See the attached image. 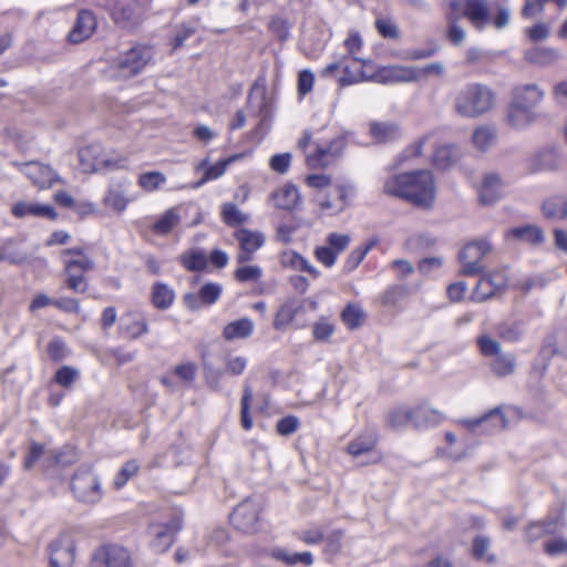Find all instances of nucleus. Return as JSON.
<instances>
[{"label":"nucleus","mask_w":567,"mask_h":567,"mask_svg":"<svg viewBox=\"0 0 567 567\" xmlns=\"http://www.w3.org/2000/svg\"><path fill=\"white\" fill-rule=\"evenodd\" d=\"M280 262L286 268L305 271L315 279L319 278L321 275L320 270L312 266L308 259L292 250L282 252L280 256Z\"/></svg>","instance_id":"473e14b6"},{"label":"nucleus","mask_w":567,"mask_h":567,"mask_svg":"<svg viewBox=\"0 0 567 567\" xmlns=\"http://www.w3.org/2000/svg\"><path fill=\"white\" fill-rule=\"evenodd\" d=\"M375 78L381 83L415 82L421 79L417 66L393 64L380 68Z\"/></svg>","instance_id":"6ab92c4d"},{"label":"nucleus","mask_w":567,"mask_h":567,"mask_svg":"<svg viewBox=\"0 0 567 567\" xmlns=\"http://www.w3.org/2000/svg\"><path fill=\"white\" fill-rule=\"evenodd\" d=\"M71 488L76 499L83 503L94 504L102 498L100 481L87 466L79 468L73 475Z\"/></svg>","instance_id":"20e7f679"},{"label":"nucleus","mask_w":567,"mask_h":567,"mask_svg":"<svg viewBox=\"0 0 567 567\" xmlns=\"http://www.w3.org/2000/svg\"><path fill=\"white\" fill-rule=\"evenodd\" d=\"M299 426L300 421L295 415L285 416L280 419L276 424L277 432L282 436L293 434L299 429Z\"/></svg>","instance_id":"774afa93"},{"label":"nucleus","mask_w":567,"mask_h":567,"mask_svg":"<svg viewBox=\"0 0 567 567\" xmlns=\"http://www.w3.org/2000/svg\"><path fill=\"white\" fill-rule=\"evenodd\" d=\"M111 17L116 24L124 25L133 16V11L128 6L121 2H114L110 9Z\"/></svg>","instance_id":"e2e57ef3"},{"label":"nucleus","mask_w":567,"mask_h":567,"mask_svg":"<svg viewBox=\"0 0 567 567\" xmlns=\"http://www.w3.org/2000/svg\"><path fill=\"white\" fill-rule=\"evenodd\" d=\"M262 276V270L259 266H243L236 269L235 278L240 282L257 281Z\"/></svg>","instance_id":"680f3d73"},{"label":"nucleus","mask_w":567,"mask_h":567,"mask_svg":"<svg viewBox=\"0 0 567 567\" xmlns=\"http://www.w3.org/2000/svg\"><path fill=\"white\" fill-rule=\"evenodd\" d=\"M558 519L533 523L526 529V537L530 542H535L545 534H553L558 529Z\"/></svg>","instance_id":"49530a36"},{"label":"nucleus","mask_w":567,"mask_h":567,"mask_svg":"<svg viewBox=\"0 0 567 567\" xmlns=\"http://www.w3.org/2000/svg\"><path fill=\"white\" fill-rule=\"evenodd\" d=\"M412 425L415 427H431L443 421V414L425 404L412 408Z\"/></svg>","instance_id":"72a5a7b5"},{"label":"nucleus","mask_w":567,"mask_h":567,"mask_svg":"<svg viewBox=\"0 0 567 567\" xmlns=\"http://www.w3.org/2000/svg\"><path fill=\"white\" fill-rule=\"evenodd\" d=\"M364 319V312L360 306L349 303L341 312V320L351 330L361 326Z\"/></svg>","instance_id":"8fccbe9b"},{"label":"nucleus","mask_w":567,"mask_h":567,"mask_svg":"<svg viewBox=\"0 0 567 567\" xmlns=\"http://www.w3.org/2000/svg\"><path fill=\"white\" fill-rule=\"evenodd\" d=\"M313 256L326 268L333 267L338 259V255L334 254L327 245L317 246L313 250Z\"/></svg>","instance_id":"69168bd1"},{"label":"nucleus","mask_w":567,"mask_h":567,"mask_svg":"<svg viewBox=\"0 0 567 567\" xmlns=\"http://www.w3.org/2000/svg\"><path fill=\"white\" fill-rule=\"evenodd\" d=\"M182 528V518L175 516L169 522L151 525L148 534L153 537L150 547L155 553L166 551L174 543L175 535Z\"/></svg>","instance_id":"f8f14e48"},{"label":"nucleus","mask_w":567,"mask_h":567,"mask_svg":"<svg viewBox=\"0 0 567 567\" xmlns=\"http://www.w3.org/2000/svg\"><path fill=\"white\" fill-rule=\"evenodd\" d=\"M120 333L127 339H136L142 334V322L138 313L127 312L121 317Z\"/></svg>","instance_id":"37998d69"},{"label":"nucleus","mask_w":567,"mask_h":567,"mask_svg":"<svg viewBox=\"0 0 567 567\" xmlns=\"http://www.w3.org/2000/svg\"><path fill=\"white\" fill-rule=\"evenodd\" d=\"M371 137L379 141L402 138V130L393 122H372L370 124Z\"/></svg>","instance_id":"58836bf2"},{"label":"nucleus","mask_w":567,"mask_h":567,"mask_svg":"<svg viewBox=\"0 0 567 567\" xmlns=\"http://www.w3.org/2000/svg\"><path fill=\"white\" fill-rule=\"evenodd\" d=\"M506 238L536 246L544 241L545 236L544 231L538 226L524 225L508 229L506 231Z\"/></svg>","instance_id":"c756f323"},{"label":"nucleus","mask_w":567,"mask_h":567,"mask_svg":"<svg viewBox=\"0 0 567 567\" xmlns=\"http://www.w3.org/2000/svg\"><path fill=\"white\" fill-rule=\"evenodd\" d=\"M477 344L484 357H497L502 353L501 343L488 336L480 337Z\"/></svg>","instance_id":"052dcab7"},{"label":"nucleus","mask_w":567,"mask_h":567,"mask_svg":"<svg viewBox=\"0 0 567 567\" xmlns=\"http://www.w3.org/2000/svg\"><path fill=\"white\" fill-rule=\"evenodd\" d=\"M456 423L472 432L482 429V432L489 433L505 429L507 420L499 409H493L480 417L461 419Z\"/></svg>","instance_id":"a211bd4d"},{"label":"nucleus","mask_w":567,"mask_h":567,"mask_svg":"<svg viewBox=\"0 0 567 567\" xmlns=\"http://www.w3.org/2000/svg\"><path fill=\"white\" fill-rule=\"evenodd\" d=\"M384 192L414 206L430 208L436 198L433 174L427 169L395 174L384 183Z\"/></svg>","instance_id":"f257e3e1"},{"label":"nucleus","mask_w":567,"mask_h":567,"mask_svg":"<svg viewBox=\"0 0 567 567\" xmlns=\"http://www.w3.org/2000/svg\"><path fill=\"white\" fill-rule=\"evenodd\" d=\"M561 58V52L556 48L535 47L525 52V60L539 66H548Z\"/></svg>","instance_id":"7c9ffc66"},{"label":"nucleus","mask_w":567,"mask_h":567,"mask_svg":"<svg viewBox=\"0 0 567 567\" xmlns=\"http://www.w3.org/2000/svg\"><path fill=\"white\" fill-rule=\"evenodd\" d=\"M140 471L137 461H130L124 464L122 470L115 476L113 485L116 489L122 488L132 477L136 476Z\"/></svg>","instance_id":"864d4df0"},{"label":"nucleus","mask_w":567,"mask_h":567,"mask_svg":"<svg viewBox=\"0 0 567 567\" xmlns=\"http://www.w3.org/2000/svg\"><path fill=\"white\" fill-rule=\"evenodd\" d=\"M535 120L533 110L511 103L507 111V122L516 130H522L528 126Z\"/></svg>","instance_id":"c9c22d12"},{"label":"nucleus","mask_w":567,"mask_h":567,"mask_svg":"<svg viewBox=\"0 0 567 567\" xmlns=\"http://www.w3.org/2000/svg\"><path fill=\"white\" fill-rule=\"evenodd\" d=\"M179 264L188 271H199L206 268L208 257L199 248H190L178 256Z\"/></svg>","instance_id":"e433bc0d"},{"label":"nucleus","mask_w":567,"mask_h":567,"mask_svg":"<svg viewBox=\"0 0 567 567\" xmlns=\"http://www.w3.org/2000/svg\"><path fill=\"white\" fill-rule=\"evenodd\" d=\"M377 244L378 238L374 237L369 239L367 243L358 246L355 249H353L344 261V271H353L361 264V261L364 259L368 252L377 246Z\"/></svg>","instance_id":"a19ab883"},{"label":"nucleus","mask_w":567,"mask_h":567,"mask_svg":"<svg viewBox=\"0 0 567 567\" xmlns=\"http://www.w3.org/2000/svg\"><path fill=\"white\" fill-rule=\"evenodd\" d=\"M261 505L257 499L247 498L238 504L230 515L231 524L246 533L255 532L259 523Z\"/></svg>","instance_id":"9d476101"},{"label":"nucleus","mask_w":567,"mask_h":567,"mask_svg":"<svg viewBox=\"0 0 567 567\" xmlns=\"http://www.w3.org/2000/svg\"><path fill=\"white\" fill-rule=\"evenodd\" d=\"M336 330L334 324L327 318H320L312 328V334L316 341H328Z\"/></svg>","instance_id":"6e6d98bb"},{"label":"nucleus","mask_w":567,"mask_h":567,"mask_svg":"<svg viewBox=\"0 0 567 567\" xmlns=\"http://www.w3.org/2000/svg\"><path fill=\"white\" fill-rule=\"evenodd\" d=\"M252 401V390L249 385L244 386L243 396L240 400V424L244 430L249 431L252 427V419L249 410Z\"/></svg>","instance_id":"3c124183"},{"label":"nucleus","mask_w":567,"mask_h":567,"mask_svg":"<svg viewBox=\"0 0 567 567\" xmlns=\"http://www.w3.org/2000/svg\"><path fill=\"white\" fill-rule=\"evenodd\" d=\"M544 97L543 90L536 84L518 85L513 91V103L533 110Z\"/></svg>","instance_id":"c85d7f7f"},{"label":"nucleus","mask_w":567,"mask_h":567,"mask_svg":"<svg viewBox=\"0 0 567 567\" xmlns=\"http://www.w3.org/2000/svg\"><path fill=\"white\" fill-rule=\"evenodd\" d=\"M130 182L125 178L113 181L103 198V203L106 207L122 212L126 208L130 197Z\"/></svg>","instance_id":"b1692460"},{"label":"nucleus","mask_w":567,"mask_h":567,"mask_svg":"<svg viewBox=\"0 0 567 567\" xmlns=\"http://www.w3.org/2000/svg\"><path fill=\"white\" fill-rule=\"evenodd\" d=\"M255 330V323L249 318H240L228 322L223 329V338L227 341L249 338Z\"/></svg>","instance_id":"2f4dec72"},{"label":"nucleus","mask_w":567,"mask_h":567,"mask_svg":"<svg viewBox=\"0 0 567 567\" xmlns=\"http://www.w3.org/2000/svg\"><path fill=\"white\" fill-rule=\"evenodd\" d=\"M354 189L349 185H336L327 196H318L316 202L320 213L329 216L338 215L348 206Z\"/></svg>","instance_id":"9b49d317"},{"label":"nucleus","mask_w":567,"mask_h":567,"mask_svg":"<svg viewBox=\"0 0 567 567\" xmlns=\"http://www.w3.org/2000/svg\"><path fill=\"white\" fill-rule=\"evenodd\" d=\"M223 369H216L210 364L204 363V377L207 385L214 390L220 389V381L224 374L238 377L247 368L248 359L244 355L227 353L223 359Z\"/></svg>","instance_id":"423d86ee"},{"label":"nucleus","mask_w":567,"mask_h":567,"mask_svg":"<svg viewBox=\"0 0 567 567\" xmlns=\"http://www.w3.org/2000/svg\"><path fill=\"white\" fill-rule=\"evenodd\" d=\"M175 299V292L167 285L158 282L153 286L152 289V303L157 309L169 308Z\"/></svg>","instance_id":"79ce46f5"},{"label":"nucleus","mask_w":567,"mask_h":567,"mask_svg":"<svg viewBox=\"0 0 567 567\" xmlns=\"http://www.w3.org/2000/svg\"><path fill=\"white\" fill-rule=\"evenodd\" d=\"M270 557L289 566H293L297 564L310 566L313 564V557L310 551L290 553L285 548L277 547L271 549Z\"/></svg>","instance_id":"4c0bfd02"},{"label":"nucleus","mask_w":567,"mask_h":567,"mask_svg":"<svg viewBox=\"0 0 567 567\" xmlns=\"http://www.w3.org/2000/svg\"><path fill=\"white\" fill-rule=\"evenodd\" d=\"M567 162V152L557 144L544 146L532 158V165L536 171H553L561 167Z\"/></svg>","instance_id":"f3484780"},{"label":"nucleus","mask_w":567,"mask_h":567,"mask_svg":"<svg viewBox=\"0 0 567 567\" xmlns=\"http://www.w3.org/2000/svg\"><path fill=\"white\" fill-rule=\"evenodd\" d=\"M220 214L223 221L229 226H237L249 219V216L238 209L233 203L223 204Z\"/></svg>","instance_id":"09e8293b"},{"label":"nucleus","mask_w":567,"mask_h":567,"mask_svg":"<svg viewBox=\"0 0 567 567\" xmlns=\"http://www.w3.org/2000/svg\"><path fill=\"white\" fill-rule=\"evenodd\" d=\"M142 70V48L135 45L128 51L118 55L106 71V75L111 79L127 80L140 73Z\"/></svg>","instance_id":"6e6552de"},{"label":"nucleus","mask_w":567,"mask_h":567,"mask_svg":"<svg viewBox=\"0 0 567 567\" xmlns=\"http://www.w3.org/2000/svg\"><path fill=\"white\" fill-rule=\"evenodd\" d=\"M495 93L487 85L467 83L454 96L453 109L462 117L475 118L493 110Z\"/></svg>","instance_id":"f03ea898"},{"label":"nucleus","mask_w":567,"mask_h":567,"mask_svg":"<svg viewBox=\"0 0 567 567\" xmlns=\"http://www.w3.org/2000/svg\"><path fill=\"white\" fill-rule=\"evenodd\" d=\"M457 18H466L478 31L489 21V7L486 0H451L450 9Z\"/></svg>","instance_id":"39448f33"},{"label":"nucleus","mask_w":567,"mask_h":567,"mask_svg":"<svg viewBox=\"0 0 567 567\" xmlns=\"http://www.w3.org/2000/svg\"><path fill=\"white\" fill-rule=\"evenodd\" d=\"M48 354L54 362H60L69 357L70 350L60 338H54L48 343Z\"/></svg>","instance_id":"4d7b16f0"},{"label":"nucleus","mask_w":567,"mask_h":567,"mask_svg":"<svg viewBox=\"0 0 567 567\" xmlns=\"http://www.w3.org/2000/svg\"><path fill=\"white\" fill-rule=\"evenodd\" d=\"M492 251V246L487 240H477L468 243L460 252L463 275H476L484 269L483 259Z\"/></svg>","instance_id":"0eeeda50"},{"label":"nucleus","mask_w":567,"mask_h":567,"mask_svg":"<svg viewBox=\"0 0 567 567\" xmlns=\"http://www.w3.org/2000/svg\"><path fill=\"white\" fill-rule=\"evenodd\" d=\"M99 144H86L79 150V158L83 165L84 171L100 172L102 169H114L124 166L123 159H113L104 156H91L95 153V147Z\"/></svg>","instance_id":"412c9836"},{"label":"nucleus","mask_w":567,"mask_h":567,"mask_svg":"<svg viewBox=\"0 0 567 567\" xmlns=\"http://www.w3.org/2000/svg\"><path fill=\"white\" fill-rule=\"evenodd\" d=\"M447 29H446V38L453 45H461L466 38L465 29L458 23L460 18H457L450 10L445 14Z\"/></svg>","instance_id":"c03bdc74"},{"label":"nucleus","mask_w":567,"mask_h":567,"mask_svg":"<svg viewBox=\"0 0 567 567\" xmlns=\"http://www.w3.org/2000/svg\"><path fill=\"white\" fill-rule=\"evenodd\" d=\"M243 156H244V154L231 155V156H228L210 166H208L207 159L202 161L196 166V171L197 172L203 171L204 175L198 182L195 183L194 187L198 188L209 181H215V179L219 178L220 176L224 175V173L226 172L227 167L230 164H233L237 159L241 158Z\"/></svg>","instance_id":"bb28decb"},{"label":"nucleus","mask_w":567,"mask_h":567,"mask_svg":"<svg viewBox=\"0 0 567 567\" xmlns=\"http://www.w3.org/2000/svg\"><path fill=\"white\" fill-rule=\"evenodd\" d=\"M351 237L348 234L330 233L326 237V245L338 256L350 245Z\"/></svg>","instance_id":"5fc2aeb1"},{"label":"nucleus","mask_w":567,"mask_h":567,"mask_svg":"<svg viewBox=\"0 0 567 567\" xmlns=\"http://www.w3.org/2000/svg\"><path fill=\"white\" fill-rule=\"evenodd\" d=\"M96 29L95 16L89 10H81L68 34V41L78 44L87 40Z\"/></svg>","instance_id":"5701e85b"},{"label":"nucleus","mask_w":567,"mask_h":567,"mask_svg":"<svg viewBox=\"0 0 567 567\" xmlns=\"http://www.w3.org/2000/svg\"><path fill=\"white\" fill-rule=\"evenodd\" d=\"M378 439L374 433H363L349 442L347 452L353 457L367 456L362 465L379 463L382 458L381 453L375 449Z\"/></svg>","instance_id":"4468645a"},{"label":"nucleus","mask_w":567,"mask_h":567,"mask_svg":"<svg viewBox=\"0 0 567 567\" xmlns=\"http://www.w3.org/2000/svg\"><path fill=\"white\" fill-rule=\"evenodd\" d=\"M182 217L178 208L172 207L164 213L150 217V230L156 236H167L172 230L178 226Z\"/></svg>","instance_id":"393cba45"},{"label":"nucleus","mask_w":567,"mask_h":567,"mask_svg":"<svg viewBox=\"0 0 567 567\" xmlns=\"http://www.w3.org/2000/svg\"><path fill=\"white\" fill-rule=\"evenodd\" d=\"M499 138L497 127L493 123H485L477 126L473 132V142H488Z\"/></svg>","instance_id":"bf43d9fd"},{"label":"nucleus","mask_w":567,"mask_h":567,"mask_svg":"<svg viewBox=\"0 0 567 567\" xmlns=\"http://www.w3.org/2000/svg\"><path fill=\"white\" fill-rule=\"evenodd\" d=\"M423 152L430 154V161L437 169L450 168L458 158L454 144H411L404 150L396 165H403L408 158L419 156Z\"/></svg>","instance_id":"7ed1b4c3"},{"label":"nucleus","mask_w":567,"mask_h":567,"mask_svg":"<svg viewBox=\"0 0 567 567\" xmlns=\"http://www.w3.org/2000/svg\"><path fill=\"white\" fill-rule=\"evenodd\" d=\"M306 164L311 169L326 168L341 156L339 144H302Z\"/></svg>","instance_id":"1a4fd4ad"},{"label":"nucleus","mask_w":567,"mask_h":567,"mask_svg":"<svg viewBox=\"0 0 567 567\" xmlns=\"http://www.w3.org/2000/svg\"><path fill=\"white\" fill-rule=\"evenodd\" d=\"M221 291L223 287L219 284L208 282L205 284L198 292L204 306H210L219 299Z\"/></svg>","instance_id":"13d9d810"},{"label":"nucleus","mask_w":567,"mask_h":567,"mask_svg":"<svg viewBox=\"0 0 567 567\" xmlns=\"http://www.w3.org/2000/svg\"><path fill=\"white\" fill-rule=\"evenodd\" d=\"M11 164L39 188H50L59 181V176L51 167L39 162H12Z\"/></svg>","instance_id":"ddd939ff"},{"label":"nucleus","mask_w":567,"mask_h":567,"mask_svg":"<svg viewBox=\"0 0 567 567\" xmlns=\"http://www.w3.org/2000/svg\"><path fill=\"white\" fill-rule=\"evenodd\" d=\"M111 567H130L128 551L117 545L105 546Z\"/></svg>","instance_id":"603ef678"},{"label":"nucleus","mask_w":567,"mask_h":567,"mask_svg":"<svg viewBox=\"0 0 567 567\" xmlns=\"http://www.w3.org/2000/svg\"><path fill=\"white\" fill-rule=\"evenodd\" d=\"M505 184L496 173H486L477 186L480 203L493 205L504 196Z\"/></svg>","instance_id":"aec40b11"},{"label":"nucleus","mask_w":567,"mask_h":567,"mask_svg":"<svg viewBox=\"0 0 567 567\" xmlns=\"http://www.w3.org/2000/svg\"><path fill=\"white\" fill-rule=\"evenodd\" d=\"M74 560V543L62 535L50 546V567H71Z\"/></svg>","instance_id":"4be33fe9"},{"label":"nucleus","mask_w":567,"mask_h":567,"mask_svg":"<svg viewBox=\"0 0 567 567\" xmlns=\"http://www.w3.org/2000/svg\"><path fill=\"white\" fill-rule=\"evenodd\" d=\"M412 408L399 406L388 413L386 421L391 427L400 429L408 424H412Z\"/></svg>","instance_id":"de8ad7c7"},{"label":"nucleus","mask_w":567,"mask_h":567,"mask_svg":"<svg viewBox=\"0 0 567 567\" xmlns=\"http://www.w3.org/2000/svg\"><path fill=\"white\" fill-rule=\"evenodd\" d=\"M27 258L28 256L24 252L13 249L9 243L0 247V261L17 265L24 262Z\"/></svg>","instance_id":"338daca9"},{"label":"nucleus","mask_w":567,"mask_h":567,"mask_svg":"<svg viewBox=\"0 0 567 567\" xmlns=\"http://www.w3.org/2000/svg\"><path fill=\"white\" fill-rule=\"evenodd\" d=\"M507 284L504 271L496 270L482 276L472 293V299L477 302L486 301L502 291Z\"/></svg>","instance_id":"dca6fc26"},{"label":"nucleus","mask_w":567,"mask_h":567,"mask_svg":"<svg viewBox=\"0 0 567 567\" xmlns=\"http://www.w3.org/2000/svg\"><path fill=\"white\" fill-rule=\"evenodd\" d=\"M11 213L18 218L25 216L44 217L50 220L58 218V213L52 206L38 203L19 202L12 206Z\"/></svg>","instance_id":"cd10ccee"},{"label":"nucleus","mask_w":567,"mask_h":567,"mask_svg":"<svg viewBox=\"0 0 567 567\" xmlns=\"http://www.w3.org/2000/svg\"><path fill=\"white\" fill-rule=\"evenodd\" d=\"M301 200L299 189L292 184H285L269 196L274 207L284 210L295 209Z\"/></svg>","instance_id":"a878e982"},{"label":"nucleus","mask_w":567,"mask_h":567,"mask_svg":"<svg viewBox=\"0 0 567 567\" xmlns=\"http://www.w3.org/2000/svg\"><path fill=\"white\" fill-rule=\"evenodd\" d=\"M80 373L76 369L63 365L54 375V381L61 386L69 388L78 378Z\"/></svg>","instance_id":"0e129e2a"},{"label":"nucleus","mask_w":567,"mask_h":567,"mask_svg":"<svg viewBox=\"0 0 567 567\" xmlns=\"http://www.w3.org/2000/svg\"><path fill=\"white\" fill-rule=\"evenodd\" d=\"M303 309V306L300 301L290 299L280 306L278 309L275 319H274V328L277 330L286 329L292 321L296 316Z\"/></svg>","instance_id":"f704fd0d"},{"label":"nucleus","mask_w":567,"mask_h":567,"mask_svg":"<svg viewBox=\"0 0 567 567\" xmlns=\"http://www.w3.org/2000/svg\"><path fill=\"white\" fill-rule=\"evenodd\" d=\"M239 245L237 261L245 264L254 258V254L264 246L265 235L261 231L239 228L234 234Z\"/></svg>","instance_id":"2eb2a0df"},{"label":"nucleus","mask_w":567,"mask_h":567,"mask_svg":"<svg viewBox=\"0 0 567 567\" xmlns=\"http://www.w3.org/2000/svg\"><path fill=\"white\" fill-rule=\"evenodd\" d=\"M543 213L547 218L567 219V196L554 195L543 204Z\"/></svg>","instance_id":"ea45409f"},{"label":"nucleus","mask_w":567,"mask_h":567,"mask_svg":"<svg viewBox=\"0 0 567 567\" xmlns=\"http://www.w3.org/2000/svg\"><path fill=\"white\" fill-rule=\"evenodd\" d=\"M516 368L515 357L511 353H501L491 362V369L497 377L512 374Z\"/></svg>","instance_id":"a18cd8bd"}]
</instances>
